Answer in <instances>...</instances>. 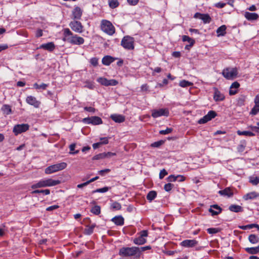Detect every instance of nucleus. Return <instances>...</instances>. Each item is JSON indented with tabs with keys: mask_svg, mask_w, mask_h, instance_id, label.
<instances>
[{
	"mask_svg": "<svg viewBox=\"0 0 259 259\" xmlns=\"http://www.w3.org/2000/svg\"><path fill=\"white\" fill-rule=\"evenodd\" d=\"M63 40L75 45H80L84 42V40L82 37L76 34H73L69 28L64 29Z\"/></svg>",
	"mask_w": 259,
	"mask_h": 259,
	"instance_id": "1",
	"label": "nucleus"
},
{
	"mask_svg": "<svg viewBox=\"0 0 259 259\" xmlns=\"http://www.w3.org/2000/svg\"><path fill=\"white\" fill-rule=\"evenodd\" d=\"M119 254L123 257H130L134 258H139V247L133 246L131 247H123L119 251Z\"/></svg>",
	"mask_w": 259,
	"mask_h": 259,
	"instance_id": "2",
	"label": "nucleus"
},
{
	"mask_svg": "<svg viewBox=\"0 0 259 259\" xmlns=\"http://www.w3.org/2000/svg\"><path fill=\"white\" fill-rule=\"evenodd\" d=\"M101 28L103 31L110 35H112L115 33L114 27L109 21L106 20L102 21Z\"/></svg>",
	"mask_w": 259,
	"mask_h": 259,
	"instance_id": "3",
	"label": "nucleus"
},
{
	"mask_svg": "<svg viewBox=\"0 0 259 259\" xmlns=\"http://www.w3.org/2000/svg\"><path fill=\"white\" fill-rule=\"evenodd\" d=\"M67 166V163L65 162H61L49 166L45 169L46 174H51L59 170L65 169Z\"/></svg>",
	"mask_w": 259,
	"mask_h": 259,
	"instance_id": "4",
	"label": "nucleus"
},
{
	"mask_svg": "<svg viewBox=\"0 0 259 259\" xmlns=\"http://www.w3.org/2000/svg\"><path fill=\"white\" fill-rule=\"evenodd\" d=\"M134 38L130 36L127 35L122 38L121 41V45L125 49L133 50Z\"/></svg>",
	"mask_w": 259,
	"mask_h": 259,
	"instance_id": "5",
	"label": "nucleus"
},
{
	"mask_svg": "<svg viewBox=\"0 0 259 259\" xmlns=\"http://www.w3.org/2000/svg\"><path fill=\"white\" fill-rule=\"evenodd\" d=\"M222 74L226 78L233 79L236 77L238 71L236 68H227L223 70Z\"/></svg>",
	"mask_w": 259,
	"mask_h": 259,
	"instance_id": "6",
	"label": "nucleus"
},
{
	"mask_svg": "<svg viewBox=\"0 0 259 259\" xmlns=\"http://www.w3.org/2000/svg\"><path fill=\"white\" fill-rule=\"evenodd\" d=\"M82 121L85 124H92L93 125H99L102 123L101 118L96 116L84 118L82 119Z\"/></svg>",
	"mask_w": 259,
	"mask_h": 259,
	"instance_id": "7",
	"label": "nucleus"
},
{
	"mask_svg": "<svg viewBox=\"0 0 259 259\" xmlns=\"http://www.w3.org/2000/svg\"><path fill=\"white\" fill-rule=\"evenodd\" d=\"M169 115L168 110L166 108H160L152 110V116L156 118L161 116H168Z\"/></svg>",
	"mask_w": 259,
	"mask_h": 259,
	"instance_id": "8",
	"label": "nucleus"
},
{
	"mask_svg": "<svg viewBox=\"0 0 259 259\" xmlns=\"http://www.w3.org/2000/svg\"><path fill=\"white\" fill-rule=\"evenodd\" d=\"M69 25L71 29L75 32L80 33L83 32V26L79 21L76 20L71 21Z\"/></svg>",
	"mask_w": 259,
	"mask_h": 259,
	"instance_id": "9",
	"label": "nucleus"
},
{
	"mask_svg": "<svg viewBox=\"0 0 259 259\" xmlns=\"http://www.w3.org/2000/svg\"><path fill=\"white\" fill-rule=\"evenodd\" d=\"M97 81L103 85L114 86L118 84V81L115 79H107L104 77H99Z\"/></svg>",
	"mask_w": 259,
	"mask_h": 259,
	"instance_id": "10",
	"label": "nucleus"
},
{
	"mask_svg": "<svg viewBox=\"0 0 259 259\" xmlns=\"http://www.w3.org/2000/svg\"><path fill=\"white\" fill-rule=\"evenodd\" d=\"M148 236V232L146 230H143L140 232V235L134 239V243L137 245H142L146 243V239L145 237Z\"/></svg>",
	"mask_w": 259,
	"mask_h": 259,
	"instance_id": "11",
	"label": "nucleus"
},
{
	"mask_svg": "<svg viewBox=\"0 0 259 259\" xmlns=\"http://www.w3.org/2000/svg\"><path fill=\"white\" fill-rule=\"evenodd\" d=\"M29 127L28 124H17L13 128V132L16 135L27 131Z\"/></svg>",
	"mask_w": 259,
	"mask_h": 259,
	"instance_id": "12",
	"label": "nucleus"
},
{
	"mask_svg": "<svg viewBox=\"0 0 259 259\" xmlns=\"http://www.w3.org/2000/svg\"><path fill=\"white\" fill-rule=\"evenodd\" d=\"M40 181L42 187L54 186L61 183L59 180H55L52 179H44Z\"/></svg>",
	"mask_w": 259,
	"mask_h": 259,
	"instance_id": "13",
	"label": "nucleus"
},
{
	"mask_svg": "<svg viewBox=\"0 0 259 259\" xmlns=\"http://www.w3.org/2000/svg\"><path fill=\"white\" fill-rule=\"evenodd\" d=\"M26 102L35 108H38L40 104V102L37 101L36 98L32 96H28L26 99Z\"/></svg>",
	"mask_w": 259,
	"mask_h": 259,
	"instance_id": "14",
	"label": "nucleus"
},
{
	"mask_svg": "<svg viewBox=\"0 0 259 259\" xmlns=\"http://www.w3.org/2000/svg\"><path fill=\"white\" fill-rule=\"evenodd\" d=\"M82 11L79 7H75L72 12V18L74 20L80 19L82 15Z\"/></svg>",
	"mask_w": 259,
	"mask_h": 259,
	"instance_id": "15",
	"label": "nucleus"
},
{
	"mask_svg": "<svg viewBox=\"0 0 259 259\" xmlns=\"http://www.w3.org/2000/svg\"><path fill=\"white\" fill-rule=\"evenodd\" d=\"M198 244V241L196 240H185L181 243L182 246L185 247H193L195 246Z\"/></svg>",
	"mask_w": 259,
	"mask_h": 259,
	"instance_id": "16",
	"label": "nucleus"
},
{
	"mask_svg": "<svg viewBox=\"0 0 259 259\" xmlns=\"http://www.w3.org/2000/svg\"><path fill=\"white\" fill-rule=\"evenodd\" d=\"M213 99L216 102L222 101L225 99V96L217 89L214 88Z\"/></svg>",
	"mask_w": 259,
	"mask_h": 259,
	"instance_id": "17",
	"label": "nucleus"
},
{
	"mask_svg": "<svg viewBox=\"0 0 259 259\" xmlns=\"http://www.w3.org/2000/svg\"><path fill=\"white\" fill-rule=\"evenodd\" d=\"M222 208L217 204L210 206L209 211L212 215H218L222 211Z\"/></svg>",
	"mask_w": 259,
	"mask_h": 259,
	"instance_id": "18",
	"label": "nucleus"
},
{
	"mask_svg": "<svg viewBox=\"0 0 259 259\" xmlns=\"http://www.w3.org/2000/svg\"><path fill=\"white\" fill-rule=\"evenodd\" d=\"M55 45L53 42L41 45L38 49H42L50 52H52L55 49Z\"/></svg>",
	"mask_w": 259,
	"mask_h": 259,
	"instance_id": "19",
	"label": "nucleus"
},
{
	"mask_svg": "<svg viewBox=\"0 0 259 259\" xmlns=\"http://www.w3.org/2000/svg\"><path fill=\"white\" fill-rule=\"evenodd\" d=\"M110 118L117 123H121L125 120V117L120 114H114L110 116Z\"/></svg>",
	"mask_w": 259,
	"mask_h": 259,
	"instance_id": "20",
	"label": "nucleus"
},
{
	"mask_svg": "<svg viewBox=\"0 0 259 259\" xmlns=\"http://www.w3.org/2000/svg\"><path fill=\"white\" fill-rule=\"evenodd\" d=\"M259 196V194L255 192H251L248 193L243 196V198L245 200H252Z\"/></svg>",
	"mask_w": 259,
	"mask_h": 259,
	"instance_id": "21",
	"label": "nucleus"
},
{
	"mask_svg": "<svg viewBox=\"0 0 259 259\" xmlns=\"http://www.w3.org/2000/svg\"><path fill=\"white\" fill-rule=\"evenodd\" d=\"M244 16L248 20H254L258 18V15L256 13H250L248 12L245 13Z\"/></svg>",
	"mask_w": 259,
	"mask_h": 259,
	"instance_id": "22",
	"label": "nucleus"
},
{
	"mask_svg": "<svg viewBox=\"0 0 259 259\" xmlns=\"http://www.w3.org/2000/svg\"><path fill=\"white\" fill-rule=\"evenodd\" d=\"M115 60V59L110 56H106L102 60V63L106 66L109 65Z\"/></svg>",
	"mask_w": 259,
	"mask_h": 259,
	"instance_id": "23",
	"label": "nucleus"
},
{
	"mask_svg": "<svg viewBox=\"0 0 259 259\" xmlns=\"http://www.w3.org/2000/svg\"><path fill=\"white\" fill-rule=\"evenodd\" d=\"M219 193L223 196H226L229 197H231L233 195V193L231 190L230 188H226L223 190H220L219 191Z\"/></svg>",
	"mask_w": 259,
	"mask_h": 259,
	"instance_id": "24",
	"label": "nucleus"
},
{
	"mask_svg": "<svg viewBox=\"0 0 259 259\" xmlns=\"http://www.w3.org/2000/svg\"><path fill=\"white\" fill-rule=\"evenodd\" d=\"M112 221L116 225L122 226L124 224V219L121 216H116L112 219Z\"/></svg>",
	"mask_w": 259,
	"mask_h": 259,
	"instance_id": "25",
	"label": "nucleus"
},
{
	"mask_svg": "<svg viewBox=\"0 0 259 259\" xmlns=\"http://www.w3.org/2000/svg\"><path fill=\"white\" fill-rule=\"evenodd\" d=\"M229 209L230 211L235 212H242L243 211V208L241 206L235 204L231 205Z\"/></svg>",
	"mask_w": 259,
	"mask_h": 259,
	"instance_id": "26",
	"label": "nucleus"
},
{
	"mask_svg": "<svg viewBox=\"0 0 259 259\" xmlns=\"http://www.w3.org/2000/svg\"><path fill=\"white\" fill-rule=\"evenodd\" d=\"M226 26L225 25H222L219 27L217 30V33L218 36H224L226 32Z\"/></svg>",
	"mask_w": 259,
	"mask_h": 259,
	"instance_id": "27",
	"label": "nucleus"
},
{
	"mask_svg": "<svg viewBox=\"0 0 259 259\" xmlns=\"http://www.w3.org/2000/svg\"><path fill=\"white\" fill-rule=\"evenodd\" d=\"M2 110L4 114L9 115L12 113L11 106L9 105H4L2 107Z\"/></svg>",
	"mask_w": 259,
	"mask_h": 259,
	"instance_id": "28",
	"label": "nucleus"
},
{
	"mask_svg": "<svg viewBox=\"0 0 259 259\" xmlns=\"http://www.w3.org/2000/svg\"><path fill=\"white\" fill-rule=\"evenodd\" d=\"M245 251L249 254H254L259 252L257 246L255 247H247L245 248Z\"/></svg>",
	"mask_w": 259,
	"mask_h": 259,
	"instance_id": "29",
	"label": "nucleus"
},
{
	"mask_svg": "<svg viewBox=\"0 0 259 259\" xmlns=\"http://www.w3.org/2000/svg\"><path fill=\"white\" fill-rule=\"evenodd\" d=\"M200 19L203 21L204 23H209L211 21V18L207 14H202Z\"/></svg>",
	"mask_w": 259,
	"mask_h": 259,
	"instance_id": "30",
	"label": "nucleus"
},
{
	"mask_svg": "<svg viewBox=\"0 0 259 259\" xmlns=\"http://www.w3.org/2000/svg\"><path fill=\"white\" fill-rule=\"evenodd\" d=\"M248 240L251 243L255 244L258 242V237L254 234H251L248 236Z\"/></svg>",
	"mask_w": 259,
	"mask_h": 259,
	"instance_id": "31",
	"label": "nucleus"
},
{
	"mask_svg": "<svg viewBox=\"0 0 259 259\" xmlns=\"http://www.w3.org/2000/svg\"><path fill=\"white\" fill-rule=\"evenodd\" d=\"M237 134L238 135H244V136H248V137H253V136H255V134L253 133L250 132V131H238Z\"/></svg>",
	"mask_w": 259,
	"mask_h": 259,
	"instance_id": "32",
	"label": "nucleus"
},
{
	"mask_svg": "<svg viewBox=\"0 0 259 259\" xmlns=\"http://www.w3.org/2000/svg\"><path fill=\"white\" fill-rule=\"evenodd\" d=\"M156 195L157 194L155 191H151L148 193L147 195V199L150 201H151L156 197Z\"/></svg>",
	"mask_w": 259,
	"mask_h": 259,
	"instance_id": "33",
	"label": "nucleus"
},
{
	"mask_svg": "<svg viewBox=\"0 0 259 259\" xmlns=\"http://www.w3.org/2000/svg\"><path fill=\"white\" fill-rule=\"evenodd\" d=\"M193 84L192 82L186 80H182L180 81L179 85L182 88H186L189 86L192 85Z\"/></svg>",
	"mask_w": 259,
	"mask_h": 259,
	"instance_id": "34",
	"label": "nucleus"
},
{
	"mask_svg": "<svg viewBox=\"0 0 259 259\" xmlns=\"http://www.w3.org/2000/svg\"><path fill=\"white\" fill-rule=\"evenodd\" d=\"M33 87L36 89L46 90V88L48 87V84L43 83L39 85V84H37V83H35L33 84Z\"/></svg>",
	"mask_w": 259,
	"mask_h": 259,
	"instance_id": "35",
	"label": "nucleus"
},
{
	"mask_svg": "<svg viewBox=\"0 0 259 259\" xmlns=\"http://www.w3.org/2000/svg\"><path fill=\"white\" fill-rule=\"evenodd\" d=\"M91 211L93 213H94L96 215H98L100 213L101 208L99 206L96 205V206H94L93 207H92Z\"/></svg>",
	"mask_w": 259,
	"mask_h": 259,
	"instance_id": "36",
	"label": "nucleus"
},
{
	"mask_svg": "<svg viewBox=\"0 0 259 259\" xmlns=\"http://www.w3.org/2000/svg\"><path fill=\"white\" fill-rule=\"evenodd\" d=\"M249 182L253 185H256L259 184V177H252L249 178Z\"/></svg>",
	"mask_w": 259,
	"mask_h": 259,
	"instance_id": "37",
	"label": "nucleus"
},
{
	"mask_svg": "<svg viewBox=\"0 0 259 259\" xmlns=\"http://www.w3.org/2000/svg\"><path fill=\"white\" fill-rule=\"evenodd\" d=\"M110 188L108 187H105L102 188L97 189L93 191V193H105L107 192L109 190Z\"/></svg>",
	"mask_w": 259,
	"mask_h": 259,
	"instance_id": "38",
	"label": "nucleus"
},
{
	"mask_svg": "<svg viewBox=\"0 0 259 259\" xmlns=\"http://www.w3.org/2000/svg\"><path fill=\"white\" fill-rule=\"evenodd\" d=\"M95 226L94 225H92L88 227L84 230L85 233L87 235H91L93 232Z\"/></svg>",
	"mask_w": 259,
	"mask_h": 259,
	"instance_id": "39",
	"label": "nucleus"
},
{
	"mask_svg": "<svg viewBox=\"0 0 259 259\" xmlns=\"http://www.w3.org/2000/svg\"><path fill=\"white\" fill-rule=\"evenodd\" d=\"M109 5L110 8L113 9L118 7L119 3L117 0H111L109 2Z\"/></svg>",
	"mask_w": 259,
	"mask_h": 259,
	"instance_id": "40",
	"label": "nucleus"
},
{
	"mask_svg": "<svg viewBox=\"0 0 259 259\" xmlns=\"http://www.w3.org/2000/svg\"><path fill=\"white\" fill-rule=\"evenodd\" d=\"M111 207L115 210H119L121 208V204L117 202H114L111 204Z\"/></svg>",
	"mask_w": 259,
	"mask_h": 259,
	"instance_id": "41",
	"label": "nucleus"
},
{
	"mask_svg": "<svg viewBox=\"0 0 259 259\" xmlns=\"http://www.w3.org/2000/svg\"><path fill=\"white\" fill-rule=\"evenodd\" d=\"M206 115L208 118V120H210L217 116V113L215 111L211 110L209 111Z\"/></svg>",
	"mask_w": 259,
	"mask_h": 259,
	"instance_id": "42",
	"label": "nucleus"
},
{
	"mask_svg": "<svg viewBox=\"0 0 259 259\" xmlns=\"http://www.w3.org/2000/svg\"><path fill=\"white\" fill-rule=\"evenodd\" d=\"M220 230L218 228H210L207 229V231L209 234H215L218 233Z\"/></svg>",
	"mask_w": 259,
	"mask_h": 259,
	"instance_id": "43",
	"label": "nucleus"
},
{
	"mask_svg": "<svg viewBox=\"0 0 259 259\" xmlns=\"http://www.w3.org/2000/svg\"><path fill=\"white\" fill-rule=\"evenodd\" d=\"M174 187V184H172L170 183L166 184L164 186V189L166 192L170 191L172 188Z\"/></svg>",
	"mask_w": 259,
	"mask_h": 259,
	"instance_id": "44",
	"label": "nucleus"
},
{
	"mask_svg": "<svg viewBox=\"0 0 259 259\" xmlns=\"http://www.w3.org/2000/svg\"><path fill=\"white\" fill-rule=\"evenodd\" d=\"M208 121H209V120H208V118L207 115H205L202 118H200L198 120V122L199 124H204V123H206Z\"/></svg>",
	"mask_w": 259,
	"mask_h": 259,
	"instance_id": "45",
	"label": "nucleus"
},
{
	"mask_svg": "<svg viewBox=\"0 0 259 259\" xmlns=\"http://www.w3.org/2000/svg\"><path fill=\"white\" fill-rule=\"evenodd\" d=\"M109 137H102L100 138V143L101 145H105L108 143Z\"/></svg>",
	"mask_w": 259,
	"mask_h": 259,
	"instance_id": "46",
	"label": "nucleus"
},
{
	"mask_svg": "<svg viewBox=\"0 0 259 259\" xmlns=\"http://www.w3.org/2000/svg\"><path fill=\"white\" fill-rule=\"evenodd\" d=\"M105 153H100L99 154H97V155L94 156L93 158V159L99 160V159H104L105 158Z\"/></svg>",
	"mask_w": 259,
	"mask_h": 259,
	"instance_id": "47",
	"label": "nucleus"
},
{
	"mask_svg": "<svg viewBox=\"0 0 259 259\" xmlns=\"http://www.w3.org/2000/svg\"><path fill=\"white\" fill-rule=\"evenodd\" d=\"M258 112H259V105H258L257 107H256V105H255L251 110L250 114L252 115H256Z\"/></svg>",
	"mask_w": 259,
	"mask_h": 259,
	"instance_id": "48",
	"label": "nucleus"
},
{
	"mask_svg": "<svg viewBox=\"0 0 259 259\" xmlns=\"http://www.w3.org/2000/svg\"><path fill=\"white\" fill-rule=\"evenodd\" d=\"M172 131V129L171 128H166L165 130H161L159 131V134L161 135H166L170 133Z\"/></svg>",
	"mask_w": 259,
	"mask_h": 259,
	"instance_id": "49",
	"label": "nucleus"
},
{
	"mask_svg": "<svg viewBox=\"0 0 259 259\" xmlns=\"http://www.w3.org/2000/svg\"><path fill=\"white\" fill-rule=\"evenodd\" d=\"M167 181L170 182H176L177 181V176L170 175L167 178Z\"/></svg>",
	"mask_w": 259,
	"mask_h": 259,
	"instance_id": "50",
	"label": "nucleus"
},
{
	"mask_svg": "<svg viewBox=\"0 0 259 259\" xmlns=\"http://www.w3.org/2000/svg\"><path fill=\"white\" fill-rule=\"evenodd\" d=\"M151 248V247L149 245L144 246V247H139V257H140L141 252L144 251L146 250L150 249Z\"/></svg>",
	"mask_w": 259,
	"mask_h": 259,
	"instance_id": "51",
	"label": "nucleus"
},
{
	"mask_svg": "<svg viewBox=\"0 0 259 259\" xmlns=\"http://www.w3.org/2000/svg\"><path fill=\"white\" fill-rule=\"evenodd\" d=\"M182 40L183 41H188V42H191L192 41L195 42V40L188 36L187 35H183L182 36Z\"/></svg>",
	"mask_w": 259,
	"mask_h": 259,
	"instance_id": "52",
	"label": "nucleus"
},
{
	"mask_svg": "<svg viewBox=\"0 0 259 259\" xmlns=\"http://www.w3.org/2000/svg\"><path fill=\"white\" fill-rule=\"evenodd\" d=\"M167 172L165 169H162L159 173V179H162L164 176L167 175Z\"/></svg>",
	"mask_w": 259,
	"mask_h": 259,
	"instance_id": "53",
	"label": "nucleus"
},
{
	"mask_svg": "<svg viewBox=\"0 0 259 259\" xmlns=\"http://www.w3.org/2000/svg\"><path fill=\"white\" fill-rule=\"evenodd\" d=\"M90 63L94 66H96L98 64V59L97 58H93L91 59Z\"/></svg>",
	"mask_w": 259,
	"mask_h": 259,
	"instance_id": "54",
	"label": "nucleus"
},
{
	"mask_svg": "<svg viewBox=\"0 0 259 259\" xmlns=\"http://www.w3.org/2000/svg\"><path fill=\"white\" fill-rule=\"evenodd\" d=\"M84 110L92 113H95L96 111L95 108L92 107H84Z\"/></svg>",
	"mask_w": 259,
	"mask_h": 259,
	"instance_id": "55",
	"label": "nucleus"
},
{
	"mask_svg": "<svg viewBox=\"0 0 259 259\" xmlns=\"http://www.w3.org/2000/svg\"><path fill=\"white\" fill-rule=\"evenodd\" d=\"M41 185H42V184L41 183V181H39L38 182L32 185L31 186V188L33 189L38 188H41V187H42Z\"/></svg>",
	"mask_w": 259,
	"mask_h": 259,
	"instance_id": "56",
	"label": "nucleus"
},
{
	"mask_svg": "<svg viewBox=\"0 0 259 259\" xmlns=\"http://www.w3.org/2000/svg\"><path fill=\"white\" fill-rule=\"evenodd\" d=\"M59 207V206L58 205H52L51 206H49V207H47L46 208V210L49 211H53V210H54L55 209H56L58 208Z\"/></svg>",
	"mask_w": 259,
	"mask_h": 259,
	"instance_id": "57",
	"label": "nucleus"
},
{
	"mask_svg": "<svg viewBox=\"0 0 259 259\" xmlns=\"http://www.w3.org/2000/svg\"><path fill=\"white\" fill-rule=\"evenodd\" d=\"M248 128L250 129L251 131H252L253 132L259 133V127L258 126L250 125L248 127Z\"/></svg>",
	"mask_w": 259,
	"mask_h": 259,
	"instance_id": "58",
	"label": "nucleus"
},
{
	"mask_svg": "<svg viewBox=\"0 0 259 259\" xmlns=\"http://www.w3.org/2000/svg\"><path fill=\"white\" fill-rule=\"evenodd\" d=\"M240 86V84L239 83L237 82V81H235V82H234L231 85V87L230 88L231 89H235V90H237V89H238Z\"/></svg>",
	"mask_w": 259,
	"mask_h": 259,
	"instance_id": "59",
	"label": "nucleus"
},
{
	"mask_svg": "<svg viewBox=\"0 0 259 259\" xmlns=\"http://www.w3.org/2000/svg\"><path fill=\"white\" fill-rule=\"evenodd\" d=\"M110 171V169L106 168L105 169L101 170L98 171V174L101 176H104L105 173H107Z\"/></svg>",
	"mask_w": 259,
	"mask_h": 259,
	"instance_id": "60",
	"label": "nucleus"
},
{
	"mask_svg": "<svg viewBox=\"0 0 259 259\" xmlns=\"http://www.w3.org/2000/svg\"><path fill=\"white\" fill-rule=\"evenodd\" d=\"M162 143H163V141H158V142H156L153 143V144H152L151 145H152V146L154 147H158L160 145H161V144Z\"/></svg>",
	"mask_w": 259,
	"mask_h": 259,
	"instance_id": "61",
	"label": "nucleus"
},
{
	"mask_svg": "<svg viewBox=\"0 0 259 259\" xmlns=\"http://www.w3.org/2000/svg\"><path fill=\"white\" fill-rule=\"evenodd\" d=\"M248 229H251L253 228H256L257 230H259V225L256 224H251L248 225Z\"/></svg>",
	"mask_w": 259,
	"mask_h": 259,
	"instance_id": "62",
	"label": "nucleus"
},
{
	"mask_svg": "<svg viewBox=\"0 0 259 259\" xmlns=\"http://www.w3.org/2000/svg\"><path fill=\"white\" fill-rule=\"evenodd\" d=\"M104 153L105 154V158H110V157L116 155L115 153H112V152H108L107 153H105V152H104Z\"/></svg>",
	"mask_w": 259,
	"mask_h": 259,
	"instance_id": "63",
	"label": "nucleus"
},
{
	"mask_svg": "<svg viewBox=\"0 0 259 259\" xmlns=\"http://www.w3.org/2000/svg\"><path fill=\"white\" fill-rule=\"evenodd\" d=\"M254 102L255 105H256V107H257L258 105H259V94L255 96Z\"/></svg>",
	"mask_w": 259,
	"mask_h": 259,
	"instance_id": "64",
	"label": "nucleus"
}]
</instances>
